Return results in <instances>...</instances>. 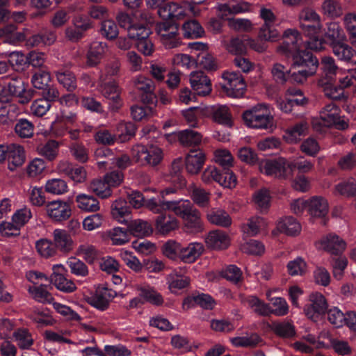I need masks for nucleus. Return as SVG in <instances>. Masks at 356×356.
Instances as JSON below:
<instances>
[{"instance_id": "nucleus-1", "label": "nucleus", "mask_w": 356, "mask_h": 356, "mask_svg": "<svg viewBox=\"0 0 356 356\" xmlns=\"http://www.w3.org/2000/svg\"><path fill=\"white\" fill-rule=\"evenodd\" d=\"M147 207L156 213L162 211H172L185 222V227L193 233L200 232L203 229L200 211L188 200L170 201L165 200L150 199L146 204Z\"/></svg>"}, {"instance_id": "nucleus-2", "label": "nucleus", "mask_w": 356, "mask_h": 356, "mask_svg": "<svg viewBox=\"0 0 356 356\" xmlns=\"http://www.w3.org/2000/svg\"><path fill=\"white\" fill-rule=\"evenodd\" d=\"M245 124L255 129H271L273 126V117L268 113L266 105L259 104L243 114Z\"/></svg>"}, {"instance_id": "nucleus-3", "label": "nucleus", "mask_w": 356, "mask_h": 356, "mask_svg": "<svg viewBox=\"0 0 356 356\" xmlns=\"http://www.w3.org/2000/svg\"><path fill=\"white\" fill-rule=\"evenodd\" d=\"M5 95H0V101L9 102L11 97L19 98V102L22 104L29 103L31 99V95L26 90V86L23 79L16 74L8 78V82L3 89Z\"/></svg>"}, {"instance_id": "nucleus-4", "label": "nucleus", "mask_w": 356, "mask_h": 356, "mask_svg": "<svg viewBox=\"0 0 356 356\" xmlns=\"http://www.w3.org/2000/svg\"><path fill=\"white\" fill-rule=\"evenodd\" d=\"M131 153L134 162L141 165L155 167L163 158L162 149L153 145H136L133 147Z\"/></svg>"}, {"instance_id": "nucleus-5", "label": "nucleus", "mask_w": 356, "mask_h": 356, "mask_svg": "<svg viewBox=\"0 0 356 356\" xmlns=\"http://www.w3.org/2000/svg\"><path fill=\"white\" fill-rule=\"evenodd\" d=\"M95 155L99 169L106 168L107 166L111 167L112 165H116L120 169H125L131 163L129 156L123 154L116 157L107 147L98 148L95 151Z\"/></svg>"}, {"instance_id": "nucleus-6", "label": "nucleus", "mask_w": 356, "mask_h": 356, "mask_svg": "<svg viewBox=\"0 0 356 356\" xmlns=\"http://www.w3.org/2000/svg\"><path fill=\"white\" fill-rule=\"evenodd\" d=\"M300 27L305 35L319 34L322 24L319 15L313 9L305 8L298 15Z\"/></svg>"}, {"instance_id": "nucleus-7", "label": "nucleus", "mask_w": 356, "mask_h": 356, "mask_svg": "<svg viewBox=\"0 0 356 356\" xmlns=\"http://www.w3.org/2000/svg\"><path fill=\"white\" fill-rule=\"evenodd\" d=\"M156 30L165 48L173 49L179 44V25L177 22L165 20L158 23Z\"/></svg>"}, {"instance_id": "nucleus-8", "label": "nucleus", "mask_w": 356, "mask_h": 356, "mask_svg": "<svg viewBox=\"0 0 356 356\" xmlns=\"http://www.w3.org/2000/svg\"><path fill=\"white\" fill-rule=\"evenodd\" d=\"M222 78L225 81L222 86V89L228 96L241 97L244 95L246 83L241 74L234 72H226L223 73Z\"/></svg>"}, {"instance_id": "nucleus-9", "label": "nucleus", "mask_w": 356, "mask_h": 356, "mask_svg": "<svg viewBox=\"0 0 356 356\" xmlns=\"http://www.w3.org/2000/svg\"><path fill=\"white\" fill-rule=\"evenodd\" d=\"M92 28L87 19L77 16L72 19V24L65 30V38L71 42L76 43L84 38L86 32Z\"/></svg>"}, {"instance_id": "nucleus-10", "label": "nucleus", "mask_w": 356, "mask_h": 356, "mask_svg": "<svg viewBox=\"0 0 356 356\" xmlns=\"http://www.w3.org/2000/svg\"><path fill=\"white\" fill-rule=\"evenodd\" d=\"M260 170L267 175L286 179L291 177L289 161L284 159L268 160L261 163Z\"/></svg>"}, {"instance_id": "nucleus-11", "label": "nucleus", "mask_w": 356, "mask_h": 356, "mask_svg": "<svg viewBox=\"0 0 356 356\" xmlns=\"http://www.w3.org/2000/svg\"><path fill=\"white\" fill-rule=\"evenodd\" d=\"M290 57L292 58V67H298L316 73L319 66L316 56L308 50L299 49Z\"/></svg>"}, {"instance_id": "nucleus-12", "label": "nucleus", "mask_w": 356, "mask_h": 356, "mask_svg": "<svg viewBox=\"0 0 356 356\" xmlns=\"http://www.w3.org/2000/svg\"><path fill=\"white\" fill-rule=\"evenodd\" d=\"M99 91L108 100L111 111L116 112L122 106L123 102L120 97V89L115 81L101 84Z\"/></svg>"}, {"instance_id": "nucleus-13", "label": "nucleus", "mask_w": 356, "mask_h": 356, "mask_svg": "<svg viewBox=\"0 0 356 356\" xmlns=\"http://www.w3.org/2000/svg\"><path fill=\"white\" fill-rule=\"evenodd\" d=\"M302 40L300 34L296 29H286L283 33V42L279 47L278 50L280 53L287 57L300 49V45Z\"/></svg>"}, {"instance_id": "nucleus-14", "label": "nucleus", "mask_w": 356, "mask_h": 356, "mask_svg": "<svg viewBox=\"0 0 356 356\" xmlns=\"http://www.w3.org/2000/svg\"><path fill=\"white\" fill-rule=\"evenodd\" d=\"M309 300L310 303L305 305V313L309 318L316 321L319 315L325 314L327 309L326 299L322 293L314 292L309 295Z\"/></svg>"}, {"instance_id": "nucleus-15", "label": "nucleus", "mask_w": 356, "mask_h": 356, "mask_svg": "<svg viewBox=\"0 0 356 356\" xmlns=\"http://www.w3.org/2000/svg\"><path fill=\"white\" fill-rule=\"evenodd\" d=\"M46 211L49 217L56 222L66 220L72 214L70 205L59 200L47 202Z\"/></svg>"}, {"instance_id": "nucleus-16", "label": "nucleus", "mask_w": 356, "mask_h": 356, "mask_svg": "<svg viewBox=\"0 0 356 356\" xmlns=\"http://www.w3.org/2000/svg\"><path fill=\"white\" fill-rule=\"evenodd\" d=\"M319 65L321 74L318 81V85H325L329 81H336V76L339 67L332 57L323 56L321 58V63H319Z\"/></svg>"}, {"instance_id": "nucleus-17", "label": "nucleus", "mask_w": 356, "mask_h": 356, "mask_svg": "<svg viewBox=\"0 0 356 356\" xmlns=\"http://www.w3.org/2000/svg\"><path fill=\"white\" fill-rule=\"evenodd\" d=\"M190 83L193 90L200 96L208 95L212 90L210 79L202 71L191 74Z\"/></svg>"}, {"instance_id": "nucleus-18", "label": "nucleus", "mask_w": 356, "mask_h": 356, "mask_svg": "<svg viewBox=\"0 0 356 356\" xmlns=\"http://www.w3.org/2000/svg\"><path fill=\"white\" fill-rule=\"evenodd\" d=\"M64 267L61 265L53 266V273L51 275L50 281L60 291L65 293H71L76 290L75 284L67 280L63 275Z\"/></svg>"}, {"instance_id": "nucleus-19", "label": "nucleus", "mask_w": 356, "mask_h": 356, "mask_svg": "<svg viewBox=\"0 0 356 356\" xmlns=\"http://www.w3.org/2000/svg\"><path fill=\"white\" fill-rule=\"evenodd\" d=\"M205 243L209 248L220 250L229 246L230 238L224 231L216 229L208 234Z\"/></svg>"}, {"instance_id": "nucleus-20", "label": "nucleus", "mask_w": 356, "mask_h": 356, "mask_svg": "<svg viewBox=\"0 0 356 356\" xmlns=\"http://www.w3.org/2000/svg\"><path fill=\"white\" fill-rule=\"evenodd\" d=\"M322 248L334 255L341 254L346 249V243L339 236L330 234L321 241Z\"/></svg>"}, {"instance_id": "nucleus-21", "label": "nucleus", "mask_w": 356, "mask_h": 356, "mask_svg": "<svg viewBox=\"0 0 356 356\" xmlns=\"http://www.w3.org/2000/svg\"><path fill=\"white\" fill-rule=\"evenodd\" d=\"M307 211L310 216L316 218L325 217L329 210L327 200L321 196H314L307 200Z\"/></svg>"}, {"instance_id": "nucleus-22", "label": "nucleus", "mask_w": 356, "mask_h": 356, "mask_svg": "<svg viewBox=\"0 0 356 356\" xmlns=\"http://www.w3.org/2000/svg\"><path fill=\"white\" fill-rule=\"evenodd\" d=\"M106 48V43L99 41H93L90 44L89 49L87 51V66L92 67L100 63Z\"/></svg>"}, {"instance_id": "nucleus-23", "label": "nucleus", "mask_w": 356, "mask_h": 356, "mask_svg": "<svg viewBox=\"0 0 356 356\" xmlns=\"http://www.w3.org/2000/svg\"><path fill=\"white\" fill-rule=\"evenodd\" d=\"M330 47L338 60L356 64V51L345 41H341Z\"/></svg>"}, {"instance_id": "nucleus-24", "label": "nucleus", "mask_w": 356, "mask_h": 356, "mask_svg": "<svg viewBox=\"0 0 356 356\" xmlns=\"http://www.w3.org/2000/svg\"><path fill=\"white\" fill-rule=\"evenodd\" d=\"M205 161V155L200 149H191L186 156V168L188 173L197 174Z\"/></svg>"}, {"instance_id": "nucleus-25", "label": "nucleus", "mask_w": 356, "mask_h": 356, "mask_svg": "<svg viewBox=\"0 0 356 356\" xmlns=\"http://www.w3.org/2000/svg\"><path fill=\"white\" fill-rule=\"evenodd\" d=\"M204 251V248L201 243H191L186 247L181 245L179 259L184 263L191 264L195 262Z\"/></svg>"}, {"instance_id": "nucleus-26", "label": "nucleus", "mask_w": 356, "mask_h": 356, "mask_svg": "<svg viewBox=\"0 0 356 356\" xmlns=\"http://www.w3.org/2000/svg\"><path fill=\"white\" fill-rule=\"evenodd\" d=\"M159 14L163 18H166L168 21L175 22L181 19L186 15L184 8L179 4L170 2L165 4L158 10Z\"/></svg>"}, {"instance_id": "nucleus-27", "label": "nucleus", "mask_w": 356, "mask_h": 356, "mask_svg": "<svg viewBox=\"0 0 356 356\" xmlns=\"http://www.w3.org/2000/svg\"><path fill=\"white\" fill-rule=\"evenodd\" d=\"M53 242L56 249L63 252H69L73 248V241L65 229H56L53 232Z\"/></svg>"}, {"instance_id": "nucleus-28", "label": "nucleus", "mask_w": 356, "mask_h": 356, "mask_svg": "<svg viewBox=\"0 0 356 356\" xmlns=\"http://www.w3.org/2000/svg\"><path fill=\"white\" fill-rule=\"evenodd\" d=\"M25 161V153L24 148L15 144L9 145L8 155V169L11 171L22 166Z\"/></svg>"}, {"instance_id": "nucleus-29", "label": "nucleus", "mask_w": 356, "mask_h": 356, "mask_svg": "<svg viewBox=\"0 0 356 356\" xmlns=\"http://www.w3.org/2000/svg\"><path fill=\"white\" fill-rule=\"evenodd\" d=\"M325 38L327 44L332 47L341 41H346V35L338 23L330 22L327 24Z\"/></svg>"}, {"instance_id": "nucleus-30", "label": "nucleus", "mask_w": 356, "mask_h": 356, "mask_svg": "<svg viewBox=\"0 0 356 356\" xmlns=\"http://www.w3.org/2000/svg\"><path fill=\"white\" fill-rule=\"evenodd\" d=\"M156 229L161 234H167L178 228V221L175 217L161 213L156 219Z\"/></svg>"}, {"instance_id": "nucleus-31", "label": "nucleus", "mask_w": 356, "mask_h": 356, "mask_svg": "<svg viewBox=\"0 0 356 356\" xmlns=\"http://www.w3.org/2000/svg\"><path fill=\"white\" fill-rule=\"evenodd\" d=\"M130 234L136 237H145L153 232V228L147 221L136 219L131 220L128 225Z\"/></svg>"}, {"instance_id": "nucleus-32", "label": "nucleus", "mask_w": 356, "mask_h": 356, "mask_svg": "<svg viewBox=\"0 0 356 356\" xmlns=\"http://www.w3.org/2000/svg\"><path fill=\"white\" fill-rule=\"evenodd\" d=\"M210 113L214 122L232 127V115L227 106L224 105H217L211 107Z\"/></svg>"}, {"instance_id": "nucleus-33", "label": "nucleus", "mask_w": 356, "mask_h": 356, "mask_svg": "<svg viewBox=\"0 0 356 356\" xmlns=\"http://www.w3.org/2000/svg\"><path fill=\"white\" fill-rule=\"evenodd\" d=\"M277 229L289 236L298 235L301 230L300 223L292 216H288L278 222Z\"/></svg>"}, {"instance_id": "nucleus-34", "label": "nucleus", "mask_w": 356, "mask_h": 356, "mask_svg": "<svg viewBox=\"0 0 356 356\" xmlns=\"http://www.w3.org/2000/svg\"><path fill=\"white\" fill-rule=\"evenodd\" d=\"M183 35L186 38L196 39L202 37L205 32L203 27L196 19H190L182 25Z\"/></svg>"}, {"instance_id": "nucleus-35", "label": "nucleus", "mask_w": 356, "mask_h": 356, "mask_svg": "<svg viewBox=\"0 0 356 356\" xmlns=\"http://www.w3.org/2000/svg\"><path fill=\"white\" fill-rule=\"evenodd\" d=\"M340 108L334 103L325 105L320 113V118L325 127H331L337 120Z\"/></svg>"}, {"instance_id": "nucleus-36", "label": "nucleus", "mask_w": 356, "mask_h": 356, "mask_svg": "<svg viewBox=\"0 0 356 356\" xmlns=\"http://www.w3.org/2000/svg\"><path fill=\"white\" fill-rule=\"evenodd\" d=\"M208 220L213 225L227 227L232 224V218L224 210L211 209L207 215Z\"/></svg>"}, {"instance_id": "nucleus-37", "label": "nucleus", "mask_w": 356, "mask_h": 356, "mask_svg": "<svg viewBox=\"0 0 356 356\" xmlns=\"http://www.w3.org/2000/svg\"><path fill=\"white\" fill-rule=\"evenodd\" d=\"M176 135L180 143L184 146H197L202 140V135L191 129L179 131Z\"/></svg>"}, {"instance_id": "nucleus-38", "label": "nucleus", "mask_w": 356, "mask_h": 356, "mask_svg": "<svg viewBox=\"0 0 356 356\" xmlns=\"http://www.w3.org/2000/svg\"><path fill=\"white\" fill-rule=\"evenodd\" d=\"M197 65L207 71H216L218 65L213 57L208 51H200L196 55Z\"/></svg>"}, {"instance_id": "nucleus-39", "label": "nucleus", "mask_w": 356, "mask_h": 356, "mask_svg": "<svg viewBox=\"0 0 356 356\" xmlns=\"http://www.w3.org/2000/svg\"><path fill=\"white\" fill-rule=\"evenodd\" d=\"M226 50L237 56L246 54V38H233L229 42L224 41Z\"/></svg>"}, {"instance_id": "nucleus-40", "label": "nucleus", "mask_w": 356, "mask_h": 356, "mask_svg": "<svg viewBox=\"0 0 356 356\" xmlns=\"http://www.w3.org/2000/svg\"><path fill=\"white\" fill-rule=\"evenodd\" d=\"M271 330L282 338H291L296 334L294 326L288 321L275 322L272 324Z\"/></svg>"}, {"instance_id": "nucleus-41", "label": "nucleus", "mask_w": 356, "mask_h": 356, "mask_svg": "<svg viewBox=\"0 0 356 356\" xmlns=\"http://www.w3.org/2000/svg\"><path fill=\"white\" fill-rule=\"evenodd\" d=\"M335 191L346 197L356 195V180L350 177L337 184L334 187Z\"/></svg>"}, {"instance_id": "nucleus-42", "label": "nucleus", "mask_w": 356, "mask_h": 356, "mask_svg": "<svg viewBox=\"0 0 356 356\" xmlns=\"http://www.w3.org/2000/svg\"><path fill=\"white\" fill-rule=\"evenodd\" d=\"M130 213V207L127 202L124 200H117L111 205L112 216L119 221H120L122 218L128 216Z\"/></svg>"}, {"instance_id": "nucleus-43", "label": "nucleus", "mask_w": 356, "mask_h": 356, "mask_svg": "<svg viewBox=\"0 0 356 356\" xmlns=\"http://www.w3.org/2000/svg\"><path fill=\"white\" fill-rule=\"evenodd\" d=\"M168 288L172 293L177 290L183 289L190 284V278L177 274H170L168 276Z\"/></svg>"}, {"instance_id": "nucleus-44", "label": "nucleus", "mask_w": 356, "mask_h": 356, "mask_svg": "<svg viewBox=\"0 0 356 356\" xmlns=\"http://www.w3.org/2000/svg\"><path fill=\"white\" fill-rule=\"evenodd\" d=\"M78 207L86 211H97L99 209V202L92 196L81 194L76 197Z\"/></svg>"}, {"instance_id": "nucleus-45", "label": "nucleus", "mask_w": 356, "mask_h": 356, "mask_svg": "<svg viewBox=\"0 0 356 356\" xmlns=\"http://www.w3.org/2000/svg\"><path fill=\"white\" fill-rule=\"evenodd\" d=\"M216 182L225 188H232L236 185V177L231 170L218 168Z\"/></svg>"}, {"instance_id": "nucleus-46", "label": "nucleus", "mask_w": 356, "mask_h": 356, "mask_svg": "<svg viewBox=\"0 0 356 356\" xmlns=\"http://www.w3.org/2000/svg\"><path fill=\"white\" fill-rule=\"evenodd\" d=\"M291 71L281 63L273 64L271 74L273 80L280 85H284L290 78Z\"/></svg>"}, {"instance_id": "nucleus-47", "label": "nucleus", "mask_w": 356, "mask_h": 356, "mask_svg": "<svg viewBox=\"0 0 356 356\" xmlns=\"http://www.w3.org/2000/svg\"><path fill=\"white\" fill-rule=\"evenodd\" d=\"M29 291L33 298L42 303H51L54 300L51 294L46 289V286L41 284L38 286L29 287Z\"/></svg>"}, {"instance_id": "nucleus-48", "label": "nucleus", "mask_w": 356, "mask_h": 356, "mask_svg": "<svg viewBox=\"0 0 356 356\" xmlns=\"http://www.w3.org/2000/svg\"><path fill=\"white\" fill-rule=\"evenodd\" d=\"M136 127L131 122H122L118 125V138L124 143L130 140L136 134Z\"/></svg>"}, {"instance_id": "nucleus-49", "label": "nucleus", "mask_w": 356, "mask_h": 356, "mask_svg": "<svg viewBox=\"0 0 356 356\" xmlns=\"http://www.w3.org/2000/svg\"><path fill=\"white\" fill-rule=\"evenodd\" d=\"M151 31L144 24H134L128 29V36L129 39L138 41L146 39L149 37Z\"/></svg>"}, {"instance_id": "nucleus-50", "label": "nucleus", "mask_w": 356, "mask_h": 356, "mask_svg": "<svg viewBox=\"0 0 356 356\" xmlns=\"http://www.w3.org/2000/svg\"><path fill=\"white\" fill-rule=\"evenodd\" d=\"M265 222L261 217H252L248 220L247 224H245L242 227L243 232L250 236H254L257 235L260 229L264 227Z\"/></svg>"}, {"instance_id": "nucleus-51", "label": "nucleus", "mask_w": 356, "mask_h": 356, "mask_svg": "<svg viewBox=\"0 0 356 356\" xmlns=\"http://www.w3.org/2000/svg\"><path fill=\"white\" fill-rule=\"evenodd\" d=\"M314 168V162L305 159L303 158H299L293 161L289 162V168L291 170V176H292L293 172L297 170L299 173H308L313 170Z\"/></svg>"}, {"instance_id": "nucleus-52", "label": "nucleus", "mask_w": 356, "mask_h": 356, "mask_svg": "<svg viewBox=\"0 0 356 356\" xmlns=\"http://www.w3.org/2000/svg\"><path fill=\"white\" fill-rule=\"evenodd\" d=\"M56 78L60 84L67 90L72 92L76 88V80L72 72L70 71L58 72Z\"/></svg>"}, {"instance_id": "nucleus-53", "label": "nucleus", "mask_w": 356, "mask_h": 356, "mask_svg": "<svg viewBox=\"0 0 356 356\" xmlns=\"http://www.w3.org/2000/svg\"><path fill=\"white\" fill-rule=\"evenodd\" d=\"M33 131V124L26 119H19L15 126V131L20 138H31Z\"/></svg>"}, {"instance_id": "nucleus-54", "label": "nucleus", "mask_w": 356, "mask_h": 356, "mask_svg": "<svg viewBox=\"0 0 356 356\" xmlns=\"http://www.w3.org/2000/svg\"><path fill=\"white\" fill-rule=\"evenodd\" d=\"M321 87L325 95L332 99L339 100L344 97L343 89L335 83V81H329L325 85H318Z\"/></svg>"}, {"instance_id": "nucleus-55", "label": "nucleus", "mask_w": 356, "mask_h": 356, "mask_svg": "<svg viewBox=\"0 0 356 356\" xmlns=\"http://www.w3.org/2000/svg\"><path fill=\"white\" fill-rule=\"evenodd\" d=\"M35 248L39 254L46 258L52 257L56 253V248L54 242L47 239H40L37 241Z\"/></svg>"}, {"instance_id": "nucleus-56", "label": "nucleus", "mask_w": 356, "mask_h": 356, "mask_svg": "<svg viewBox=\"0 0 356 356\" xmlns=\"http://www.w3.org/2000/svg\"><path fill=\"white\" fill-rule=\"evenodd\" d=\"M90 189L101 198H107L111 195V187L105 180H93L90 183Z\"/></svg>"}, {"instance_id": "nucleus-57", "label": "nucleus", "mask_w": 356, "mask_h": 356, "mask_svg": "<svg viewBox=\"0 0 356 356\" xmlns=\"http://www.w3.org/2000/svg\"><path fill=\"white\" fill-rule=\"evenodd\" d=\"M181 245L175 241L170 240L162 246L163 254L168 258L175 260L179 259Z\"/></svg>"}, {"instance_id": "nucleus-58", "label": "nucleus", "mask_w": 356, "mask_h": 356, "mask_svg": "<svg viewBox=\"0 0 356 356\" xmlns=\"http://www.w3.org/2000/svg\"><path fill=\"white\" fill-rule=\"evenodd\" d=\"M286 268L290 275L301 276L307 271V264L301 257H297L294 260L290 261L288 263Z\"/></svg>"}, {"instance_id": "nucleus-59", "label": "nucleus", "mask_w": 356, "mask_h": 356, "mask_svg": "<svg viewBox=\"0 0 356 356\" xmlns=\"http://www.w3.org/2000/svg\"><path fill=\"white\" fill-rule=\"evenodd\" d=\"M215 159L221 169L225 170H230L229 168L233 165V157L227 150L219 149L216 151Z\"/></svg>"}, {"instance_id": "nucleus-60", "label": "nucleus", "mask_w": 356, "mask_h": 356, "mask_svg": "<svg viewBox=\"0 0 356 356\" xmlns=\"http://www.w3.org/2000/svg\"><path fill=\"white\" fill-rule=\"evenodd\" d=\"M101 33L107 40H113L117 38L119 31L115 22L113 20H104L102 22Z\"/></svg>"}, {"instance_id": "nucleus-61", "label": "nucleus", "mask_w": 356, "mask_h": 356, "mask_svg": "<svg viewBox=\"0 0 356 356\" xmlns=\"http://www.w3.org/2000/svg\"><path fill=\"white\" fill-rule=\"evenodd\" d=\"M232 343L236 347H254L260 341L257 334H252L249 337H237L232 338Z\"/></svg>"}, {"instance_id": "nucleus-62", "label": "nucleus", "mask_w": 356, "mask_h": 356, "mask_svg": "<svg viewBox=\"0 0 356 356\" xmlns=\"http://www.w3.org/2000/svg\"><path fill=\"white\" fill-rule=\"evenodd\" d=\"M45 190L52 194H63L67 191V185L63 179H53L47 182Z\"/></svg>"}, {"instance_id": "nucleus-63", "label": "nucleus", "mask_w": 356, "mask_h": 356, "mask_svg": "<svg viewBox=\"0 0 356 356\" xmlns=\"http://www.w3.org/2000/svg\"><path fill=\"white\" fill-rule=\"evenodd\" d=\"M140 296L145 301L154 305H161L163 302V299L160 293L153 289L142 288L140 290Z\"/></svg>"}, {"instance_id": "nucleus-64", "label": "nucleus", "mask_w": 356, "mask_h": 356, "mask_svg": "<svg viewBox=\"0 0 356 356\" xmlns=\"http://www.w3.org/2000/svg\"><path fill=\"white\" fill-rule=\"evenodd\" d=\"M70 271L76 276L86 277L88 274L87 266L76 258H70L67 262Z\"/></svg>"}]
</instances>
